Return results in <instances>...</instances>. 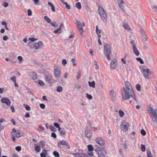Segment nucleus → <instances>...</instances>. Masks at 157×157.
<instances>
[{"label": "nucleus", "instance_id": "obj_37", "mask_svg": "<svg viewBox=\"0 0 157 157\" xmlns=\"http://www.w3.org/2000/svg\"><path fill=\"white\" fill-rule=\"evenodd\" d=\"M119 113L120 117H122L124 116V112L121 109L119 110Z\"/></svg>", "mask_w": 157, "mask_h": 157}, {"label": "nucleus", "instance_id": "obj_35", "mask_svg": "<svg viewBox=\"0 0 157 157\" xmlns=\"http://www.w3.org/2000/svg\"><path fill=\"white\" fill-rule=\"evenodd\" d=\"M54 155L56 157H59L60 155L59 153L56 151H54L53 152Z\"/></svg>", "mask_w": 157, "mask_h": 157}, {"label": "nucleus", "instance_id": "obj_16", "mask_svg": "<svg viewBox=\"0 0 157 157\" xmlns=\"http://www.w3.org/2000/svg\"><path fill=\"white\" fill-rule=\"evenodd\" d=\"M85 135L86 138L89 139L92 136L91 132L89 130L86 129Z\"/></svg>", "mask_w": 157, "mask_h": 157}, {"label": "nucleus", "instance_id": "obj_48", "mask_svg": "<svg viewBox=\"0 0 157 157\" xmlns=\"http://www.w3.org/2000/svg\"><path fill=\"white\" fill-rule=\"evenodd\" d=\"M71 61V62L72 63L73 65L74 66H75L76 65V64L75 62L76 60L75 59H72Z\"/></svg>", "mask_w": 157, "mask_h": 157}, {"label": "nucleus", "instance_id": "obj_15", "mask_svg": "<svg viewBox=\"0 0 157 157\" xmlns=\"http://www.w3.org/2000/svg\"><path fill=\"white\" fill-rule=\"evenodd\" d=\"M117 65V61L116 60H112L111 63L110 67L111 69L113 70L116 68Z\"/></svg>", "mask_w": 157, "mask_h": 157}, {"label": "nucleus", "instance_id": "obj_49", "mask_svg": "<svg viewBox=\"0 0 157 157\" xmlns=\"http://www.w3.org/2000/svg\"><path fill=\"white\" fill-rule=\"evenodd\" d=\"M54 125L56 128H58V129L60 128V127L59 124L57 123H54Z\"/></svg>", "mask_w": 157, "mask_h": 157}, {"label": "nucleus", "instance_id": "obj_8", "mask_svg": "<svg viewBox=\"0 0 157 157\" xmlns=\"http://www.w3.org/2000/svg\"><path fill=\"white\" fill-rule=\"evenodd\" d=\"M129 126V124L128 123L126 122L125 121H124L122 122L121 128V129L125 132H126L128 130V127Z\"/></svg>", "mask_w": 157, "mask_h": 157}, {"label": "nucleus", "instance_id": "obj_55", "mask_svg": "<svg viewBox=\"0 0 157 157\" xmlns=\"http://www.w3.org/2000/svg\"><path fill=\"white\" fill-rule=\"evenodd\" d=\"M62 63L63 65H65L67 63V62L65 59H63L62 60Z\"/></svg>", "mask_w": 157, "mask_h": 157}, {"label": "nucleus", "instance_id": "obj_36", "mask_svg": "<svg viewBox=\"0 0 157 157\" xmlns=\"http://www.w3.org/2000/svg\"><path fill=\"white\" fill-rule=\"evenodd\" d=\"M147 157H152V155L151 153V151L149 149L147 150Z\"/></svg>", "mask_w": 157, "mask_h": 157}, {"label": "nucleus", "instance_id": "obj_22", "mask_svg": "<svg viewBox=\"0 0 157 157\" xmlns=\"http://www.w3.org/2000/svg\"><path fill=\"white\" fill-rule=\"evenodd\" d=\"M43 152H42L40 154V156L41 157H46V155H47V151L44 149H43L42 151Z\"/></svg>", "mask_w": 157, "mask_h": 157}, {"label": "nucleus", "instance_id": "obj_40", "mask_svg": "<svg viewBox=\"0 0 157 157\" xmlns=\"http://www.w3.org/2000/svg\"><path fill=\"white\" fill-rule=\"evenodd\" d=\"M56 90L58 92H61L62 90V87L61 86H58L57 87Z\"/></svg>", "mask_w": 157, "mask_h": 157}, {"label": "nucleus", "instance_id": "obj_18", "mask_svg": "<svg viewBox=\"0 0 157 157\" xmlns=\"http://www.w3.org/2000/svg\"><path fill=\"white\" fill-rule=\"evenodd\" d=\"M58 130L60 133V135L61 136H63L65 134L66 131L64 128H59Z\"/></svg>", "mask_w": 157, "mask_h": 157}, {"label": "nucleus", "instance_id": "obj_45", "mask_svg": "<svg viewBox=\"0 0 157 157\" xmlns=\"http://www.w3.org/2000/svg\"><path fill=\"white\" fill-rule=\"evenodd\" d=\"M136 88L138 91H140L141 90V86L140 84H136Z\"/></svg>", "mask_w": 157, "mask_h": 157}, {"label": "nucleus", "instance_id": "obj_59", "mask_svg": "<svg viewBox=\"0 0 157 157\" xmlns=\"http://www.w3.org/2000/svg\"><path fill=\"white\" fill-rule=\"evenodd\" d=\"M38 83L40 85V86H43L44 85V83L41 80H40L39 81V82H38Z\"/></svg>", "mask_w": 157, "mask_h": 157}, {"label": "nucleus", "instance_id": "obj_61", "mask_svg": "<svg viewBox=\"0 0 157 157\" xmlns=\"http://www.w3.org/2000/svg\"><path fill=\"white\" fill-rule=\"evenodd\" d=\"M37 39H35L33 38H29L28 39L29 40H31L32 42H34Z\"/></svg>", "mask_w": 157, "mask_h": 157}, {"label": "nucleus", "instance_id": "obj_64", "mask_svg": "<svg viewBox=\"0 0 157 157\" xmlns=\"http://www.w3.org/2000/svg\"><path fill=\"white\" fill-rule=\"evenodd\" d=\"M65 145L66 146L68 149H69L70 148V147L68 143L67 142Z\"/></svg>", "mask_w": 157, "mask_h": 157}, {"label": "nucleus", "instance_id": "obj_31", "mask_svg": "<svg viewBox=\"0 0 157 157\" xmlns=\"http://www.w3.org/2000/svg\"><path fill=\"white\" fill-rule=\"evenodd\" d=\"M35 145L36 146L35 147V150L37 152H39L40 150V147L39 146L37 145L36 144H35Z\"/></svg>", "mask_w": 157, "mask_h": 157}, {"label": "nucleus", "instance_id": "obj_32", "mask_svg": "<svg viewBox=\"0 0 157 157\" xmlns=\"http://www.w3.org/2000/svg\"><path fill=\"white\" fill-rule=\"evenodd\" d=\"M123 27L126 29L129 30L130 29V27L127 24H124L123 25Z\"/></svg>", "mask_w": 157, "mask_h": 157}, {"label": "nucleus", "instance_id": "obj_51", "mask_svg": "<svg viewBox=\"0 0 157 157\" xmlns=\"http://www.w3.org/2000/svg\"><path fill=\"white\" fill-rule=\"evenodd\" d=\"M28 15L29 16H31L32 15V11L30 9H28L27 10Z\"/></svg>", "mask_w": 157, "mask_h": 157}, {"label": "nucleus", "instance_id": "obj_14", "mask_svg": "<svg viewBox=\"0 0 157 157\" xmlns=\"http://www.w3.org/2000/svg\"><path fill=\"white\" fill-rule=\"evenodd\" d=\"M110 96L111 97L112 101H114L115 99L116 94L114 91L113 90H111L109 91Z\"/></svg>", "mask_w": 157, "mask_h": 157}, {"label": "nucleus", "instance_id": "obj_9", "mask_svg": "<svg viewBox=\"0 0 157 157\" xmlns=\"http://www.w3.org/2000/svg\"><path fill=\"white\" fill-rule=\"evenodd\" d=\"M45 79L50 85L52 84V83L54 82L55 81V80L53 79L51 75H46L45 77Z\"/></svg>", "mask_w": 157, "mask_h": 157}, {"label": "nucleus", "instance_id": "obj_4", "mask_svg": "<svg viewBox=\"0 0 157 157\" xmlns=\"http://www.w3.org/2000/svg\"><path fill=\"white\" fill-rule=\"evenodd\" d=\"M141 71L145 78H150V75H151V73L149 69H143L141 70Z\"/></svg>", "mask_w": 157, "mask_h": 157}, {"label": "nucleus", "instance_id": "obj_42", "mask_svg": "<svg viewBox=\"0 0 157 157\" xmlns=\"http://www.w3.org/2000/svg\"><path fill=\"white\" fill-rule=\"evenodd\" d=\"M136 59L137 61H139L140 63L141 64H144V62L142 60V59H141L140 58H136Z\"/></svg>", "mask_w": 157, "mask_h": 157}, {"label": "nucleus", "instance_id": "obj_27", "mask_svg": "<svg viewBox=\"0 0 157 157\" xmlns=\"http://www.w3.org/2000/svg\"><path fill=\"white\" fill-rule=\"evenodd\" d=\"M88 83L89 86L90 87H92L93 88H94L95 87V82L94 81H93L91 82L90 81H89Z\"/></svg>", "mask_w": 157, "mask_h": 157}, {"label": "nucleus", "instance_id": "obj_54", "mask_svg": "<svg viewBox=\"0 0 157 157\" xmlns=\"http://www.w3.org/2000/svg\"><path fill=\"white\" fill-rule=\"evenodd\" d=\"M15 150L19 152L21 150V147L20 146H17L15 147Z\"/></svg>", "mask_w": 157, "mask_h": 157}, {"label": "nucleus", "instance_id": "obj_6", "mask_svg": "<svg viewBox=\"0 0 157 157\" xmlns=\"http://www.w3.org/2000/svg\"><path fill=\"white\" fill-rule=\"evenodd\" d=\"M148 111H149L150 117L153 121H156V119L155 117L153 115V113L155 111V109H153L151 107H149L148 109Z\"/></svg>", "mask_w": 157, "mask_h": 157}, {"label": "nucleus", "instance_id": "obj_19", "mask_svg": "<svg viewBox=\"0 0 157 157\" xmlns=\"http://www.w3.org/2000/svg\"><path fill=\"white\" fill-rule=\"evenodd\" d=\"M117 1L121 8L122 10H124V7L123 5L124 2L123 0H117Z\"/></svg>", "mask_w": 157, "mask_h": 157}, {"label": "nucleus", "instance_id": "obj_56", "mask_svg": "<svg viewBox=\"0 0 157 157\" xmlns=\"http://www.w3.org/2000/svg\"><path fill=\"white\" fill-rule=\"evenodd\" d=\"M16 77L15 76H13V77H12L11 78V80L12 81H13L14 83H15V82H16Z\"/></svg>", "mask_w": 157, "mask_h": 157}, {"label": "nucleus", "instance_id": "obj_26", "mask_svg": "<svg viewBox=\"0 0 157 157\" xmlns=\"http://www.w3.org/2000/svg\"><path fill=\"white\" fill-rule=\"evenodd\" d=\"M48 6H50L51 7L52 11L53 12H55L56 11V10L55 9L54 6L53 5V4L51 2H48Z\"/></svg>", "mask_w": 157, "mask_h": 157}, {"label": "nucleus", "instance_id": "obj_5", "mask_svg": "<svg viewBox=\"0 0 157 157\" xmlns=\"http://www.w3.org/2000/svg\"><path fill=\"white\" fill-rule=\"evenodd\" d=\"M76 22L80 33L81 35H82L83 32L82 26L84 27L85 26V24L83 22L81 23L80 21L77 20H76Z\"/></svg>", "mask_w": 157, "mask_h": 157}, {"label": "nucleus", "instance_id": "obj_34", "mask_svg": "<svg viewBox=\"0 0 157 157\" xmlns=\"http://www.w3.org/2000/svg\"><path fill=\"white\" fill-rule=\"evenodd\" d=\"M39 144L41 145V147L43 148L45 146L44 141L43 140L40 141Z\"/></svg>", "mask_w": 157, "mask_h": 157}, {"label": "nucleus", "instance_id": "obj_2", "mask_svg": "<svg viewBox=\"0 0 157 157\" xmlns=\"http://www.w3.org/2000/svg\"><path fill=\"white\" fill-rule=\"evenodd\" d=\"M104 51L108 60L110 59V55L111 53V47L109 44H105L104 46Z\"/></svg>", "mask_w": 157, "mask_h": 157}, {"label": "nucleus", "instance_id": "obj_41", "mask_svg": "<svg viewBox=\"0 0 157 157\" xmlns=\"http://www.w3.org/2000/svg\"><path fill=\"white\" fill-rule=\"evenodd\" d=\"M94 64L95 66V68L96 69H99V66L98 65V62L96 61H94Z\"/></svg>", "mask_w": 157, "mask_h": 157}, {"label": "nucleus", "instance_id": "obj_1", "mask_svg": "<svg viewBox=\"0 0 157 157\" xmlns=\"http://www.w3.org/2000/svg\"><path fill=\"white\" fill-rule=\"evenodd\" d=\"M125 87H123L121 89V92L122 99L127 100L131 97L134 100L136 101V98L134 93L132 87L129 82L125 81Z\"/></svg>", "mask_w": 157, "mask_h": 157}, {"label": "nucleus", "instance_id": "obj_30", "mask_svg": "<svg viewBox=\"0 0 157 157\" xmlns=\"http://www.w3.org/2000/svg\"><path fill=\"white\" fill-rule=\"evenodd\" d=\"M75 6L78 10H80L82 8L81 3L79 2L76 3L75 4Z\"/></svg>", "mask_w": 157, "mask_h": 157}, {"label": "nucleus", "instance_id": "obj_38", "mask_svg": "<svg viewBox=\"0 0 157 157\" xmlns=\"http://www.w3.org/2000/svg\"><path fill=\"white\" fill-rule=\"evenodd\" d=\"M87 147L88 151H92L94 150L93 147H92V146L91 145H88L87 146Z\"/></svg>", "mask_w": 157, "mask_h": 157}, {"label": "nucleus", "instance_id": "obj_46", "mask_svg": "<svg viewBox=\"0 0 157 157\" xmlns=\"http://www.w3.org/2000/svg\"><path fill=\"white\" fill-rule=\"evenodd\" d=\"M141 151H145V146L143 144H141Z\"/></svg>", "mask_w": 157, "mask_h": 157}, {"label": "nucleus", "instance_id": "obj_7", "mask_svg": "<svg viewBox=\"0 0 157 157\" xmlns=\"http://www.w3.org/2000/svg\"><path fill=\"white\" fill-rule=\"evenodd\" d=\"M131 44L132 47L133 51L135 54L136 56H138L139 55V52L136 46L135 41L134 40L131 41Z\"/></svg>", "mask_w": 157, "mask_h": 157}, {"label": "nucleus", "instance_id": "obj_44", "mask_svg": "<svg viewBox=\"0 0 157 157\" xmlns=\"http://www.w3.org/2000/svg\"><path fill=\"white\" fill-rule=\"evenodd\" d=\"M151 7L154 10V11L157 14V7L155 6H151Z\"/></svg>", "mask_w": 157, "mask_h": 157}, {"label": "nucleus", "instance_id": "obj_50", "mask_svg": "<svg viewBox=\"0 0 157 157\" xmlns=\"http://www.w3.org/2000/svg\"><path fill=\"white\" fill-rule=\"evenodd\" d=\"M63 23H61L60 24L59 27L57 29L59 31H60L61 30L62 28V27H63Z\"/></svg>", "mask_w": 157, "mask_h": 157}, {"label": "nucleus", "instance_id": "obj_52", "mask_svg": "<svg viewBox=\"0 0 157 157\" xmlns=\"http://www.w3.org/2000/svg\"><path fill=\"white\" fill-rule=\"evenodd\" d=\"M141 133L143 136H144L146 134V132L143 129H142L141 130Z\"/></svg>", "mask_w": 157, "mask_h": 157}, {"label": "nucleus", "instance_id": "obj_58", "mask_svg": "<svg viewBox=\"0 0 157 157\" xmlns=\"http://www.w3.org/2000/svg\"><path fill=\"white\" fill-rule=\"evenodd\" d=\"M98 157H105V155H104L102 152L101 153L98 155Z\"/></svg>", "mask_w": 157, "mask_h": 157}, {"label": "nucleus", "instance_id": "obj_57", "mask_svg": "<svg viewBox=\"0 0 157 157\" xmlns=\"http://www.w3.org/2000/svg\"><path fill=\"white\" fill-rule=\"evenodd\" d=\"M40 106L42 109H44L45 108V105L43 103L40 104Z\"/></svg>", "mask_w": 157, "mask_h": 157}, {"label": "nucleus", "instance_id": "obj_43", "mask_svg": "<svg viewBox=\"0 0 157 157\" xmlns=\"http://www.w3.org/2000/svg\"><path fill=\"white\" fill-rule=\"evenodd\" d=\"M17 132V130H16L15 128H13L12 129V131L11 132V134L12 136H14V133L15 132Z\"/></svg>", "mask_w": 157, "mask_h": 157}, {"label": "nucleus", "instance_id": "obj_60", "mask_svg": "<svg viewBox=\"0 0 157 157\" xmlns=\"http://www.w3.org/2000/svg\"><path fill=\"white\" fill-rule=\"evenodd\" d=\"M8 38L9 37L6 35H5L3 37V39L5 41L7 40Z\"/></svg>", "mask_w": 157, "mask_h": 157}, {"label": "nucleus", "instance_id": "obj_20", "mask_svg": "<svg viewBox=\"0 0 157 157\" xmlns=\"http://www.w3.org/2000/svg\"><path fill=\"white\" fill-rule=\"evenodd\" d=\"M76 155H77L76 156L77 157H89L87 154L84 153H77Z\"/></svg>", "mask_w": 157, "mask_h": 157}, {"label": "nucleus", "instance_id": "obj_47", "mask_svg": "<svg viewBox=\"0 0 157 157\" xmlns=\"http://www.w3.org/2000/svg\"><path fill=\"white\" fill-rule=\"evenodd\" d=\"M86 97L89 100H90L91 99H92V96L89 94H88V93H87L86 94Z\"/></svg>", "mask_w": 157, "mask_h": 157}, {"label": "nucleus", "instance_id": "obj_11", "mask_svg": "<svg viewBox=\"0 0 157 157\" xmlns=\"http://www.w3.org/2000/svg\"><path fill=\"white\" fill-rule=\"evenodd\" d=\"M43 44L42 42L39 41L38 43H35L33 44V48L35 49H38L41 48L42 47Z\"/></svg>", "mask_w": 157, "mask_h": 157}, {"label": "nucleus", "instance_id": "obj_33", "mask_svg": "<svg viewBox=\"0 0 157 157\" xmlns=\"http://www.w3.org/2000/svg\"><path fill=\"white\" fill-rule=\"evenodd\" d=\"M44 19L48 23H51V20L47 16H45L44 17Z\"/></svg>", "mask_w": 157, "mask_h": 157}, {"label": "nucleus", "instance_id": "obj_10", "mask_svg": "<svg viewBox=\"0 0 157 157\" xmlns=\"http://www.w3.org/2000/svg\"><path fill=\"white\" fill-rule=\"evenodd\" d=\"M95 141L101 146H103L105 144L104 140L100 137H97L95 138Z\"/></svg>", "mask_w": 157, "mask_h": 157}, {"label": "nucleus", "instance_id": "obj_17", "mask_svg": "<svg viewBox=\"0 0 157 157\" xmlns=\"http://www.w3.org/2000/svg\"><path fill=\"white\" fill-rule=\"evenodd\" d=\"M29 77L32 79L35 80L37 78V75L36 72H33L29 74Z\"/></svg>", "mask_w": 157, "mask_h": 157}, {"label": "nucleus", "instance_id": "obj_25", "mask_svg": "<svg viewBox=\"0 0 157 157\" xmlns=\"http://www.w3.org/2000/svg\"><path fill=\"white\" fill-rule=\"evenodd\" d=\"M96 148L94 149V151L97 152L98 155L101 153L102 152L100 148L98 146H95Z\"/></svg>", "mask_w": 157, "mask_h": 157}, {"label": "nucleus", "instance_id": "obj_63", "mask_svg": "<svg viewBox=\"0 0 157 157\" xmlns=\"http://www.w3.org/2000/svg\"><path fill=\"white\" fill-rule=\"evenodd\" d=\"M25 109L27 110H30V107L29 105H25Z\"/></svg>", "mask_w": 157, "mask_h": 157}, {"label": "nucleus", "instance_id": "obj_29", "mask_svg": "<svg viewBox=\"0 0 157 157\" xmlns=\"http://www.w3.org/2000/svg\"><path fill=\"white\" fill-rule=\"evenodd\" d=\"M14 135H15V136L19 138L21 137L23 135V134H21V133L18 132L17 131V132H15V133H14Z\"/></svg>", "mask_w": 157, "mask_h": 157}, {"label": "nucleus", "instance_id": "obj_12", "mask_svg": "<svg viewBox=\"0 0 157 157\" xmlns=\"http://www.w3.org/2000/svg\"><path fill=\"white\" fill-rule=\"evenodd\" d=\"M54 73L55 77H59L60 75V69H58L56 66L54 67Z\"/></svg>", "mask_w": 157, "mask_h": 157}, {"label": "nucleus", "instance_id": "obj_28", "mask_svg": "<svg viewBox=\"0 0 157 157\" xmlns=\"http://www.w3.org/2000/svg\"><path fill=\"white\" fill-rule=\"evenodd\" d=\"M153 115H154V116L155 117L156 119V121H153L154 123H156L157 124V108H155V111L153 113Z\"/></svg>", "mask_w": 157, "mask_h": 157}, {"label": "nucleus", "instance_id": "obj_39", "mask_svg": "<svg viewBox=\"0 0 157 157\" xmlns=\"http://www.w3.org/2000/svg\"><path fill=\"white\" fill-rule=\"evenodd\" d=\"M49 128L52 132H55L56 131V128L52 125L50 126Z\"/></svg>", "mask_w": 157, "mask_h": 157}, {"label": "nucleus", "instance_id": "obj_53", "mask_svg": "<svg viewBox=\"0 0 157 157\" xmlns=\"http://www.w3.org/2000/svg\"><path fill=\"white\" fill-rule=\"evenodd\" d=\"M81 77V75L80 73L78 72L77 73V75H76V78L77 79H78L79 78H80Z\"/></svg>", "mask_w": 157, "mask_h": 157}, {"label": "nucleus", "instance_id": "obj_21", "mask_svg": "<svg viewBox=\"0 0 157 157\" xmlns=\"http://www.w3.org/2000/svg\"><path fill=\"white\" fill-rule=\"evenodd\" d=\"M145 33L144 31L143 30H142L141 31V34L142 39L146 41L147 38L145 35Z\"/></svg>", "mask_w": 157, "mask_h": 157}, {"label": "nucleus", "instance_id": "obj_24", "mask_svg": "<svg viewBox=\"0 0 157 157\" xmlns=\"http://www.w3.org/2000/svg\"><path fill=\"white\" fill-rule=\"evenodd\" d=\"M67 142L65 140H61V141H59V142L57 144H58V147H60V146L61 145H65V144L67 143Z\"/></svg>", "mask_w": 157, "mask_h": 157}, {"label": "nucleus", "instance_id": "obj_13", "mask_svg": "<svg viewBox=\"0 0 157 157\" xmlns=\"http://www.w3.org/2000/svg\"><path fill=\"white\" fill-rule=\"evenodd\" d=\"M1 102L3 103H5L7 105L9 106L11 104V101L7 98H4L1 99Z\"/></svg>", "mask_w": 157, "mask_h": 157}, {"label": "nucleus", "instance_id": "obj_62", "mask_svg": "<svg viewBox=\"0 0 157 157\" xmlns=\"http://www.w3.org/2000/svg\"><path fill=\"white\" fill-rule=\"evenodd\" d=\"M51 136L54 137V138H56V134L54 132L52 133Z\"/></svg>", "mask_w": 157, "mask_h": 157}, {"label": "nucleus", "instance_id": "obj_23", "mask_svg": "<svg viewBox=\"0 0 157 157\" xmlns=\"http://www.w3.org/2000/svg\"><path fill=\"white\" fill-rule=\"evenodd\" d=\"M96 33L97 34L98 36L99 37H101V35L100 34V33L101 32V30L100 29H98V26H96Z\"/></svg>", "mask_w": 157, "mask_h": 157}, {"label": "nucleus", "instance_id": "obj_3", "mask_svg": "<svg viewBox=\"0 0 157 157\" xmlns=\"http://www.w3.org/2000/svg\"><path fill=\"white\" fill-rule=\"evenodd\" d=\"M98 10L99 11V13L101 18L104 21H105L106 22L107 21V16L105 11L101 6L99 7Z\"/></svg>", "mask_w": 157, "mask_h": 157}]
</instances>
